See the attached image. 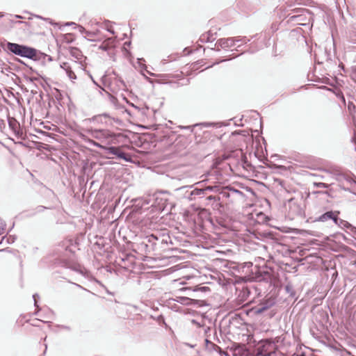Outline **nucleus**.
Masks as SVG:
<instances>
[{
	"mask_svg": "<svg viewBox=\"0 0 356 356\" xmlns=\"http://www.w3.org/2000/svg\"><path fill=\"white\" fill-rule=\"evenodd\" d=\"M109 99H110V102L115 106V109L120 108V106H118V101L115 96L109 95Z\"/></svg>",
	"mask_w": 356,
	"mask_h": 356,
	"instance_id": "obj_31",
	"label": "nucleus"
},
{
	"mask_svg": "<svg viewBox=\"0 0 356 356\" xmlns=\"http://www.w3.org/2000/svg\"><path fill=\"white\" fill-rule=\"evenodd\" d=\"M183 52H184V55H189L192 53L191 51H189L188 47L184 48L183 50Z\"/></svg>",
	"mask_w": 356,
	"mask_h": 356,
	"instance_id": "obj_53",
	"label": "nucleus"
},
{
	"mask_svg": "<svg viewBox=\"0 0 356 356\" xmlns=\"http://www.w3.org/2000/svg\"><path fill=\"white\" fill-rule=\"evenodd\" d=\"M90 78H91V79L92 80L93 83H94L95 84H96V85H97V82L95 81V80H94V79L92 78V75H91V74H90Z\"/></svg>",
	"mask_w": 356,
	"mask_h": 356,
	"instance_id": "obj_62",
	"label": "nucleus"
},
{
	"mask_svg": "<svg viewBox=\"0 0 356 356\" xmlns=\"http://www.w3.org/2000/svg\"><path fill=\"white\" fill-rule=\"evenodd\" d=\"M175 300L178 302H180L181 304L185 305L188 303L189 299L185 297H177Z\"/></svg>",
	"mask_w": 356,
	"mask_h": 356,
	"instance_id": "obj_36",
	"label": "nucleus"
},
{
	"mask_svg": "<svg viewBox=\"0 0 356 356\" xmlns=\"http://www.w3.org/2000/svg\"><path fill=\"white\" fill-rule=\"evenodd\" d=\"M8 42L9 41L6 40L5 38H3L1 40H0V52L1 51V50H3L6 54V47L7 45L6 43Z\"/></svg>",
	"mask_w": 356,
	"mask_h": 356,
	"instance_id": "obj_33",
	"label": "nucleus"
},
{
	"mask_svg": "<svg viewBox=\"0 0 356 356\" xmlns=\"http://www.w3.org/2000/svg\"><path fill=\"white\" fill-rule=\"evenodd\" d=\"M27 113H24V115L22 116V113H19V115L23 118L22 124L21 123L16 119L15 117H11L9 115H7L8 122L10 129L13 131L14 134L19 139H24V132L22 127L26 126V122L24 118Z\"/></svg>",
	"mask_w": 356,
	"mask_h": 356,
	"instance_id": "obj_4",
	"label": "nucleus"
},
{
	"mask_svg": "<svg viewBox=\"0 0 356 356\" xmlns=\"http://www.w3.org/2000/svg\"><path fill=\"white\" fill-rule=\"evenodd\" d=\"M250 293L251 291L249 287H243L238 295V298L239 299L240 301L245 302L248 300L250 296Z\"/></svg>",
	"mask_w": 356,
	"mask_h": 356,
	"instance_id": "obj_19",
	"label": "nucleus"
},
{
	"mask_svg": "<svg viewBox=\"0 0 356 356\" xmlns=\"http://www.w3.org/2000/svg\"><path fill=\"white\" fill-rule=\"evenodd\" d=\"M316 185L318 188H329V185L327 184H325V183L320 182V183L316 184Z\"/></svg>",
	"mask_w": 356,
	"mask_h": 356,
	"instance_id": "obj_43",
	"label": "nucleus"
},
{
	"mask_svg": "<svg viewBox=\"0 0 356 356\" xmlns=\"http://www.w3.org/2000/svg\"><path fill=\"white\" fill-rule=\"evenodd\" d=\"M273 302L271 300H267L266 302H261L255 308V313L261 314L264 311L269 309L271 306H273Z\"/></svg>",
	"mask_w": 356,
	"mask_h": 356,
	"instance_id": "obj_18",
	"label": "nucleus"
},
{
	"mask_svg": "<svg viewBox=\"0 0 356 356\" xmlns=\"http://www.w3.org/2000/svg\"><path fill=\"white\" fill-rule=\"evenodd\" d=\"M63 40L67 44L72 43L75 40V36L73 33H67L63 35Z\"/></svg>",
	"mask_w": 356,
	"mask_h": 356,
	"instance_id": "obj_22",
	"label": "nucleus"
},
{
	"mask_svg": "<svg viewBox=\"0 0 356 356\" xmlns=\"http://www.w3.org/2000/svg\"><path fill=\"white\" fill-rule=\"evenodd\" d=\"M11 70H12V67L11 66H5L3 68L2 72L6 71L7 72H11Z\"/></svg>",
	"mask_w": 356,
	"mask_h": 356,
	"instance_id": "obj_51",
	"label": "nucleus"
},
{
	"mask_svg": "<svg viewBox=\"0 0 356 356\" xmlns=\"http://www.w3.org/2000/svg\"><path fill=\"white\" fill-rule=\"evenodd\" d=\"M191 323L195 325L198 327H205V323L204 322V319L202 318L200 322L197 321L196 319L191 320Z\"/></svg>",
	"mask_w": 356,
	"mask_h": 356,
	"instance_id": "obj_34",
	"label": "nucleus"
},
{
	"mask_svg": "<svg viewBox=\"0 0 356 356\" xmlns=\"http://www.w3.org/2000/svg\"><path fill=\"white\" fill-rule=\"evenodd\" d=\"M65 26H73V29H76L78 24H76L75 22H66Z\"/></svg>",
	"mask_w": 356,
	"mask_h": 356,
	"instance_id": "obj_48",
	"label": "nucleus"
},
{
	"mask_svg": "<svg viewBox=\"0 0 356 356\" xmlns=\"http://www.w3.org/2000/svg\"><path fill=\"white\" fill-rule=\"evenodd\" d=\"M131 44V42L130 40L127 41L124 43L122 47V51L124 52V54L126 57H129L131 56V52L127 49V47H129Z\"/></svg>",
	"mask_w": 356,
	"mask_h": 356,
	"instance_id": "obj_24",
	"label": "nucleus"
},
{
	"mask_svg": "<svg viewBox=\"0 0 356 356\" xmlns=\"http://www.w3.org/2000/svg\"><path fill=\"white\" fill-rule=\"evenodd\" d=\"M145 63V60L143 58H137V63L142 69H145L147 67Z\"/></svg>",
	"mask_w": 356,
	"mask_h": 356,
	"instance_id": "obj_37",
	"label": "nucleus"
},
{
	"mask_svg": "<svg viewBox=\"0 0 356 356\" xmlns=\"http://www.w3.org/2000/svg\"><path fill=\"white\" fill-rule=\"evenodd\" d=\"M92 137L100 140L102 143H110V140L114 137L113 134L106 129L91 130Z\"/></svg>",
	"mask_w": 356,
	"mask_h": 356,
	"instance_id": "obj_9",
	"label": "nucleus"
},
{
	"mask_svg": "<svg viewBox=\"0 0 356 356\" xmlns=\"http://www.w3.org/2000/svg\"><path fill=\"white\" fill-rule=\"evenodd\" d=\"M15 17L17 19H22V17L21 15H15Z\"/></svg>",
	"mask_w": 356,
	"mask_h": 356,
	"instance_id": "obj_64",
	"label": "nucleus"
},
{
	"mask_svg": "<svg viewBox=\"0 0 356 356\" xmlns=\"http://www.w3.org/2000/svg\"><path fill=\"white\" fill-rule=\"evenodd\" d=\"M24 77L27 81H29L30 83H34L35 81H36L39 79V77L37 78V77L30 76L26 74H24Z\"/></svg>",
	"mask_w": 356,
	"mask_h": 356,
	"instance_id": "obj_35",
	"label": "nucleus"
},
{
	"mask_svg": "<svg viewBox=\"0 0 356 356\" xmlns=\"http://www.w3.org/2000/svg\"><path fill=\"white\" fill-rule=\"evenodd\" d=\"M339 67L341 70H343V71H345V69H344V67H344V65H343L342 63H340V64H339Z\"/></svg>",
	"mask_w": 356,
	"mask_h": 356,
	"instance_id": "obj_58",
	"label": "nucleus"
},
{
	"mask_svg": "<svg viewBox=\"0 0 356 356\" xmlns=\"http://www.w3.org/2000/svg\"><path fill=\"white\" fill-rule=\"evenodd\" d=\"M14 60H15V62H17L18 63H19V64H21V65L24 66V70H25L26 74H37L39 76V79H41L42 80V81L40 83V84L42 85V86L43 87V88L46 91L48 90V88H50V85L48 83V80L49 79L47 78L42 76L36 70H35L31 66H30L28 64H26L21 58H14Z\"/></svg>",
	"mask_w": 356,
	"mask_h": 356,
	"instance_id": "obj_6",
	"label": "nucleus"
},
{
	"mask_svg": "<svg viewBox=\"0 0 356 356\" xmlns=\"http://www.w3.org/2000/svg\"><path fill=\"white\" fill-rule=\"evenodd\" d=\"M106 30L112 35H115V32L111 26H107Z\"/></svg>",
	"mask_w": 356,
	"mask_h": 356,
	"instance_id": "obj_45",
	"label": "nucleus"
},
{
	"mask_svg": "<svg viewBox=\"0 0 356 356\" xmlns=\"http://www.w3.org/2000/svg\"><path fill=\"white\" fill-rule=\"evenodd\" d=\"M325 54L327 56V61H332L330 51H328L327 49H325Z\"/></svg>",
	"mask_w": 356,
	"mask_h": 356,
	"instance_id": "obj_50",
	"label": "nucleus"
},
{
	"mask_svg": "<svg viewBox=\"0 0 356 356\" xmlns=\"http://www.w3.org/2000/svg\"><path fill=\"white\" fill-rule=\"evenodd\" d=\"M217 33H213L211 30L202 34L199 38V41L202 43L212 42L216 39Z\"/></svg>",
	"mask_w": 356,
	"mask_h": 356,
	"instance_id": "obj_14",
	"label": "nucleus"
},
{
	"mask_svg": "<svg viewBox=\"0 0 356 356\" xmlns=\"http://www.w3.org/2000/svg\"><path fill=\"white\" fill-rule=\"evenodd\" d=\"M202 63H203V60H198L197 62H195V63H192V70H199L200 68V65H202Z\"/></svg>",
	"mask_w": 356,
	"mask_h": 356,
	"instance_id": "obj_38",
	"label": "nucleus"
},
{
	"mask_svg": "<svg viewBox=\"0 0 356 356\" xmlns=\"http://www.w3.org/2000/svg\"><path fill=\"white\" fill-rule=\"evenodd\" d=\"M288 24L306 26L312 19V12L305 8H297L292 9L286 16Z\"/></svg>",
	"mask_w": 356,
	"mask_h": 356,
	"instance_id": "obj_2",
	"label": "nucleus"
},
{
	"mask_svg": "<svg viewBox=\"0 0 356 356\" xmlns=\"http://www.w3.org/2000/svg\"><path fill=\"white\" fill-rule=\"evenodd\" d=\"M259 51V48L256 47L253 43H251L250 45H249V47L248 49L245 51V52H248L249 54H254L256 53L257 51Z\"/></svg>",
	"mask_w": 356,
	"mask_h": 356,
	"instance_id": "obj_32",
	"label": "nucleus"
},
{
	"mask_svg": "<svg viewBox=\"0 0 356 356\" xmlns=\"http://www.w3.org/2000/svg\"><path fill=\"white\" fill-rule=\"evenodd\" d=\"M208 200H214L215 199V197L214 196H212V195H210L207 197Z\"/></svg>",
	"mask_w": 356,
	"mask_h": 356,
	"instance_id": "obj_60",
	"label": "nucleus"
},
{
	"mask_svg": "<svg viewBox=\"0 0 356 356\" xmlns=\"http://www.w3.org/2000/svg\"><path fill=\"white\" fill-rule=\"evenodd\" d=\"M38 298V295L37 293L33 295V298L34 300V305L37 307H38V305H37V298Z\"/></svg>",
	"mask_w": 356,
	"mask_h": 356,
	"instance_id": "obj_52",
	"label": "nucleus"
},
{
	"mask_svg": "<svg viewBox=\"0 0 356 356\" xmlns=\"http://www.w3.org/2000/svg\"><path fill=\"white\" fill-rule=\"evenodd\" d=\"M6 44V54L9 56H14L13 59L17 58V56L30 59L35 52L33 47L24 44L9 42ZM13 60L15 61V60Z\"/></svg>",
	"mask_w": 356,
	"mask_h": 356,
	"instance_id": "obj_3",
	"label": "nucleus"
},
{
	"mask_svg": "<svg viewBox=\"0 0 356 356\" xmlns=\"http://www.w3.org/2000/svg\"><path fill=\"white\" fill-rule=\"evenodd\" d=\"M238 56H234V54H232V55H229L228 56H227L225 58H218L217 60H216V61L214 63H213L211 65L206 67L204 68V70H207V69H209V68H211L212 67H213L214 65H218L220 63H222L223 62H225V61H229V60H232L236 58H237Z\"/></svg>",
	"mask_w": 356,
	"mask_h": 356,
	"instance_id": "obj_20",
	"label": "nucleus"
},
{
	"mask_svg": "<svg viewBox=\"0 0 356 356\" xmlns=\"http://www.w3.org/2000/svg\"><path fill=\"white\" fill-rule=\"evenodd\" d=\"M92 144L93 146L99 147L105 151L106 154H111L116 156L118 158L124 160L127 162H131L132 159L131 156L127 155L124 152H123L119 147H106L97 142L92 141Z\"/></svg>",
	"mask_w": 356,
	"mask_h": 356,
	"instance_id": "obj_5",
	"label": "nucleus"
},
{
	"mask_svg": "<svg viewBox=\"0 0 356 356\" xmlns=\"http://www.w3.org/2000/svg\"><path fill=\"white\" fill-rule=\"evenodd\" d=\"M275 344L268 340L262 342L261 346L258 348V355L261 356H271L274 353Z\"/></svg>",
	"mask_w": 356,
	"mask_h": 356,
	"instance_id": "obj_12",
	"label": "nucleus"
},
{
	"mask_svg": "<svg viewBox=\"0 0 356 356\" xmlns=\"http://www.w3.org/2000/svg\"><path fill=\"white\" fill-rule=\"evenodd\" d=\"M106 79V75H104L102 77V81L104 83H105V80Z\"/></svg>",
	"mask_w": 356,
	"mask_h": 356,
	"instance_id": "obj_59",
	"label": "nucleus"
},
{
	"mask_svg": "<svg viewBox=\"0 0 356 356\" xmlns=\"http://www.w3.org/2000/svg\"><path fill=\"white\" fill-rule=\"evenodd\" d=\"M204 327V333L207 334L209 332H210L211 328L209 326Z\"/></svg>",
	"mask_w": 356,
	"mask_h": 356,
	"instance_id": "obj_57",
	"label": "nucleus"
},
{
	"mask_svg": "<svg viewBox=\"0 0 356 356\" xmlns=\"http://www.w3.org/2000/svg\"><path fill=\"white\" fill-rule=\"evenodd\" d=\"M69 51L70 55L76 59L79 63L81 65L82 63V58H85V56L83 55L82 51L78 48L75 47H70L69 48Z\"/></svg>",
	"mask_w": 356,
	"mask_h": 356,
	"instance_id": "obj_17",
	"label": "nucleus"
},
{
	"mask_svg": "<svg viewBox=\"0 0 356 356\" xmlns=\"http://www.w3.org/2000/svg\"><path fill=\"white\" fill-rule=\"evenodd\" d=\"M76 29L79 30V31L81 33V34H86V29L81 25H79L78 24L77 27H76Z\"/></svg>",
	"mask_w": 356,
	"mask_h": 356,
	"instance_id": "obj_42",
	"label": "nucleus"
},
{
	"mask_svg": "<svg viewBox=\"0 0 356 356\" xmlns=\"http://www.w3.org/2000/svg\"><path fill=\"white\" fill-rule=\"evenodd\" d=\"M199 124H193V125H191V126H186V127H181V129H188V130H191V131H193V128L195 127H197L198 126Z\"/></svg>",
	"mask_w": 356,
	"mask_h": 356,
	"instance_id": "obj_46",
	"label": "nucleus"
},
{
	"mask_svg": "<svg viewBox=\"0 0 356 356\" xmlns=\"http://www.w3.org/2000/svg\"><path fill=\"white\" fill-rule=\"evenodd\" d=\"M346 354H347L348 356H355V355H352V353H351L350 351H347Z\"/></svg>",
	"mask_w": 356,
	"mask_h": 356,
	"instance_id": "obj_63",
	"label": "nucleus"
},
{
	"mask_svg": "<svg viewBox=\"0 0 356 356\" xmlns=\"http://www.w3.org/2000/svg\"><path fill=\"white\" fill-rule=\"evenodd\" d=\"M32 113H31V112L28 113V114H29V115H28V118H30V119H31V118H32Z\"/></svg>",
	"mask_w": 356,
	"mask_h": 356,
	"instance_id": "obj_61",
	"label": "nucleus"
},
{
	"mask_svg": "<svg viewBox=\"0 0 356 356\" xmlns=\"http://www.w3.org/2000/svg\"><path fill=\"white\" fill-rule=\"evenodd\" d=\"M236 40V43L238 42H241L244 44H247L250 42L251 39H248L246 36H238V37H232Z\"/></svg>",
	"mask_w": 356,
	"mask_h": 356,
	"instance_id": "obj_27",
	"label": "nucleus"
},
{
	"mask_svg": "<svg viewBox=\"0 0 356 356\" xmlns=\"http://www.w3.org/2000/svg\"><path fill=\"white\" fill-rule=\"evenodd\" d=\"M99 49H101L102 51H106L108 55L111 57L113 56V52H112V49H113V46L111 43L109 42H102L99 46Z\"/></svg>",
	"mask_w": 356,
	"mask_h": 356,
	"instance_id": "obj_21",
	"label": "nucleus"
},
{
	"mask_svg": "<svg viewBox=\"0 0 356 356\" xmlns=\"http://www.w3.org/2000/svg\"><path fill=\"white\" fill-rule=\"evenodd\" d=\"M33 50L35 51L32 57L30 58V60H33L35 62H39L42 66H45L47 62H52L54 60V58L48 55L42 51L33 47Z\"/></svg>",
	"mask_w": 356,
	"mask_h": 356,
	"instance_id": "obj_10",
	"label": "nucleus"
},
{
	"mask_svg": "<svg viewBox=\"0 0 356 356\" xmlns=\"http://www.w3.org/2000/svg\"><path fill=\"white\" fill-rule=\"evenodd\" d=\"M339 211H327V212L324 213L323 214L319 216L317 218H310V220L313 222H325L330 220H332L335 223V218H337V216H339Z\"/></svg>",
	"mask_w": 356,
	"mask_h": 356,
	"instance_id": "obj_13",
	"label": "nucleus"
},
{
	"mask_svg": "<svg viewBox=\"0 0 356 356\" xmlns=\"http://www.w3.org/2000/svg\"><path fill=\"white\" fill-rule=\"evenodd\" d=\"M8 62L10 64V65L12 66V70H14L17 72H19L20 70V67L17 66V65H14L13 63H10V61L8 60Z\"/></svg>",
	"mask_w": 356,
	"mask_h": 356,
	"instance_id": "obj_47",
	"label": "nucleus"
},
{
	"mask_svg": "<svg viewBox=\"0 0 356 356\" xmlns=\"http://www.w3.org/2000/svg\"><path fill=\"white\" fill-rule=\"evenodd\" d=\"M86 36L88 37V40H90V41H92L94 40L92 37H93L95 33H93V32H91V31H86Z\"/></svg>",
	"mask_w": 356,
	"mask_h": 356,
	"instance_id": "obj_41",
	"label": "nucleus"
},
{
	"mask_svg": "<svg viewBox=\"0 0 356 356\" xmlns=\"http://www.w3.org/2000/svg\"><path fill=\"white\" fill-rule=\"evenodd\" d=\"M318 82H320V81H317ZM321 83H325V84H327V85H330V86H333V83L331 81V80L327 78V77H324L322 79V81H321Z\"/></svg>",
	"mask_w": 356,
	"mask_h": 356,
	"instance_id": "obj_40",
	"label": "nucleus"
},
{
	"mask_svg": "<svg viewBox=\"0 0 356 356\" xmlns=\"http://www.w3.org/2000/svg\"><path fill=\"white\" fill-rule=\"evenodd\" d=\"M146 239L148 243L154 244L155 241L159 239L158 236L152 234L146 236Z\"/></svg>",
	"mask_w": 356,
	"mask_h": 356,
	"instance_id": "obj_30",
	"label": "nucleus"
},
{
	"mask_svg": "<svg viewBox=\"0 0 356 356\" xmlns=\"http://www.w3.org/2000/svg\"><path fill=\"white\" fill-rule=\"evenodd\" d=\"M292 207H295L297 209L298 215H301V213H302L301 209H300V207L298 205L293 204V205L291 206V209H292Z\"/></svg>",
	"mask_w": 356,
	"mask_h": 356,
	"instance_id": "obj_49",
	"label": "nucleus"
},
{
	"mask_svg": "<svg viewBox=\"0 0 356 356\" xmlns=\"http://www.w3.org/2000/svg\"><path fill=\"white\" fill-rule=\"evenodd\" d=\"M145 79L149 83H153L154 80L150 79L149 77L147 76L146 75H144Z\"/></svg>",
	"mask_w": 356,
	"mask_h": 356,
	"instance_id": "obj_56",
	"label": "nucleus"
},
{
	"mask_svg": "<svg viewBox=\"0 0 356 356\" xmlns=\"http://www.w3.org/2000/svg\"><path fill=\"white\" fill-rule=\"evenodd\" d=\"M270 279H271L270 274L267 271H264V275H262V278H260L259 280L268 281Z\"/></svg>",
	"mask_w": 356,
	"mask_h": 356,
	"instance_id": "obj_39",
	"label": "nucleus"
},
{
	"mask_svg": "<svg viewBox=\"0 0 356 356\" xmlns=\"http://www.w3.org/2000/svg\"><path fill=\"white\" fill-rule=\"evenodd\" d=\"M6 224L0 220V235H1L5 230Z\"/></svg>",
	"mask_w": 356,
	"mask_h": 356,
	"instance_id": "obj_44",
	"label": "nucleus"
},
{
	"mask_svg": "<svg viewBox=\"0 0 356 356\" xmlns=\"http://www.w3.org/2000/svg\"><path fill=\"white\" fill-rule=\"evenodd\" d=\"M193 186H185L177 189L179 192H184V197L188 200L192 201L195 199V196H204L206 193V189L204 188H194L190 191Z\"/></svg>",
	"mask_w": 356,
	"mask_h": 356,
	"instance_id": "obj_7",
	"label": "nucleus"
},
{
	"mask_svg": "<svg viewBox=\"0 0 356 356\" xmlns=\"http://www.w3.org/2000/svg\"><path fill=\"white\" fill-rule=\"evenodd\" d=\"M348 107V111H355L356 109L355 104L350 99V97H348V104H346Z\"/></svg>",
	"mask_w": 356,
	"mask_h": 356,
	"instance_id": "obj_29",
	"label": "nucleus"
},
{
	"mask_svg": "<svg viewBox=\"0 0 356 356\" xmlns=\"http://www.w3.org/2000/svg\"><path fill=\"white\" fill-rule=\"evenodd\" d=\"M179 57H180L179 54H171V55H170L168 57L167 59H163L161 60V63H162L163 65H165V64H167L169 62H172V61L176 60L177 59V58H179Z\"/></svg>",
	"mask_w": 356,
	"mask_h": 356,
	"instance_id": "obj_23",
	"label": "nucleus"
},
{
	"mask_svg": "<svg viewBox=\"0 0 356 356\" xmlns=\"http://www.w3.org/2000/svg\"><path fill=\"white\" fill-rule=\"evenodd\" d=\"M113 74L116 76L115 79L117 82L120 83V85H118V87L122 90H124V88L126 87L124 81L122 79V77L117 75L115 72H113Z\"/></svg>",
	"mask_w": 356,
	"mask_h": 356,
	"instance_id": "obj_25",
	"label": "nucleus"
},
{
	"mask_svg": "<svg viewBox=\"0 0 356 356\" xmlns=\"http://www.w3.org/2000/svg\"><path fill=\"white\" fill-rule=\"evenodd\" d=\"M147 73L152 76H156L158 79L155 81L159 84H169L172 88H177L180 86L188 85L190 82L188 79L183 77V72L177 74H154L147 71Z\"/></svg>",
	"mask_w": 356,
	"mask_h": 356,
	"instance_id": "obj_1",
	"label": "nucleus"
},
{
	"mask_svg": "<svg viewBox=\"0 0 356 356\" xmlns=\"http://www.w3.org/2000/svg\"><path fill=\"white\" fill-rule=\"evenodd\" d=\"M35 17L36 18H38V19H41L44 21H46V22H48L50 24L56 26L58 25V23L55 22L53 19H51V18H47V17H43L40 15H35Z\"/></svg>",
	"mask_w": 356,
	"mask_h": 356,
	"instance_id": "obj_28",
	"label": "nucleus"
},
{
	"mask_svg": "<svg viewBox=\"0 0 356 356\" xmlns=\"http://www.w3.org/2000/svg\"><path fill=\"white\" fill-rule=\"evenodd\" d=\"M222 197L226 198H231L232 200H243L245 195L241 191H238L232 186H227L221 192Z\"/></svg>",
	"mask_w": 356,
	"mask_h": 356,
	"instance_id": "obj_11",
	"label": "nucleus"
},
{
	"mask_svg": "<svg viewBox=\"0 0 356 356\" xmlns=\"http://www.w3.org/2000/svg\"><path fill=\"white\" fill-rule=\"evenodd\" d=\"M236 44V40L231 38H222L218 39L215 43L213 48H210L211 51H220L221 49L227 50Z\"/></svg>",
	"mask_w": 356,
	"mask_h": 356,
	"instance_id": "obj_8",
	"label": "nucleus"
},
{
	"mask_svg": "<svg viewBox=\"0 0 356 356\" xmlns=\"http://www.w3.org/2000/svg\"><path fill=\"white\" fill-rule=\"evenodd\" d=\"M60 67L65 72L67 76L72 81H74L76 79V75L75 74V73L72 69V67L67 62H63L62 63H60Z\"/></svg>",
	"mask_w": 356,
	"mask_h": 356,
	"instance_id": "obj_15",
	"label": "nucleus"
},
{
	"mask_svg": "<svg viewBox=\"0 0 356 356\" xmlns=\"http://www.w3.org/2000/svg\"><path fill=\"white\" fill-rule=\"evenodd\" d=\"M335 225H338L339 227L342 229H350L352 232L356 230V227L352 225L350 222L343 219H341L337 216V218H335Z\"/></svg>",
	"mask_w": 356,
	"mask_h": 356,
	"instance_id": "obj_16",
	"label": "nucleus"
},
{
	"mask_svg": "<svg viewBox=\"0 0 356 356\" xmlns=\"http://www.w3.org/2000/svg\"><path fill=\"white\" fill-rule=\"evenodd\" d=\"M216 188V186H207V187L204 188V189H206V191H213Z\"/></svg>",
	"mask_w": 356,
	"mask_h": 356,
	"instance_id": "obj_55",
	"label": "nucleus"
},
{
	"mask_svg": "<svg viewBox=\"0 0 356 356\" xmlns=\"http://www.w3.org/2000/svg\"><path fill=\"white\" fill-rule=\"evenodd\" d=\"M6 126L5 121L3 120H0V130L4 128Z\"/></svg>",
	"mask_w": 356,
	"mask_h": 356,
	"instance_id": "obj_54",
	"label": "nucleus"
},
{
	"mask_svg": "<svg viewBox=\"0 0 356 356\" xmlns=\"http://www.w3.org/2000/svg\"><path fill=\"white\" fill-rule=\"evenodd\" d=\"M336 96L339 99L341 100V102L343 103V104L346 106V99L343 94V92L341 90H337L335 92Z\"/></svg>",
	"mask_w": 356,
	"mask_h": 356,
	"instance_id": "obj_26",
	"label": "nucleus"
}]
</instances>
